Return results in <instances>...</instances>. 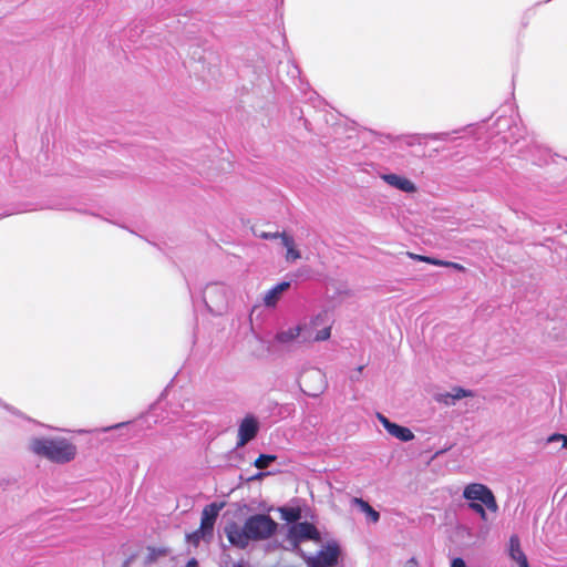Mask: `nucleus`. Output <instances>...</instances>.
Segmentation results:
<instances>
[{"label": "nucleus", "instance_id": "4468645a", "mask_svg": "<svg viewBox=\"0 0 567 567\" xmlns=\"http://www.w3.org/2000/svg\"><path fill=\"white\" fill-rule=\"evenodd\" d=\"M508 554L513 560H515L519 567H529L527 558L520 548V540L517 535H512L508 542Z\"/></svg>", "mask_w": 567, "mask_h": 567}, {"label": "nucleus", "instance_id": "bb28decb", "mask_svg": "<svg viewBox=\"0 0 567 567\" xmlns=\"http://www.w3.org/2000/svg\"><path fill=\"white\" fill-rule=\"evenodd\" d=\"M451 567H467V566L462 558H454L452 560Z\"/></svg>", "mask_w": 567, "mask_h": 567}, {"label": "nucleus", "instance_id": "6ab92c4d", "mask_svg": "<svg viewBox=\"0 0 567 567\" xmlns=\"http://www.w3.org/2000/svg\"><path fill=\"white\" fill-rule=\"evenodd\" d=\"M451 393H452L454 402H456L457 400H461L463 398H468V396H473L474 395L473 391L466 390V389L461 388V386L452 388Z\"/></svg>", "mask_w": 567, "mask_h": 567}, {"label": "nucleus", "instance_id": "6e6552de", "mask_svg": "<svg viewBox=\"0 0 567 567\" xmlns=\"http://www.w3.org/2000/svg\"><path fill=\"white\" fill-rule=\"evenodd\" d=\"M258 430L257 419L254 415L245 416L238 427L237 447H243L251 441L257 435Z\"/></svg>", "mask_w": 567, "mask_h": 567}, {"label": "nucleus", "instance_id": "f3484780", "mask_svg": "<svg viewBox=\"0 0 567 567\" xmlns=\"http://www.w3.org/2000/svg\"><path fill=\"white\" fill-rule=\"evenodd\" d=\"M186 538H187L188 543L197 546L202 539H206L209 537H208V532H206V530L202 529V527H199L197 530L193 532L192 534H188L186 536Z\"/></svg>", "mask_w": 567, "mask_h": 567}, {"label": "nucleus", "instance_id": "f8f14e48", "mask_svg": "<svg viewBox=\"0 0 567 567\" xmlns=\"http://www.w3.org/2000/svg\"><path fill=\"white\" fill-rule=\"evenodd\" d=\"M381 178L390 186L400 189L404 193L416 192L415 184L404 176L398 174H383Z\"/></svg>", "mask_w": 567, "mask_h": 567}, {"label": "nucleus", "instance_id": "b1692460", "mask_svg": "<svg viewBox=\"0 0 567 567\" xmlns=\"http://www.w3.org/2000/svg\"><path fill=\"white\" fill-rule=\"evenodd\" d=\"M424 262L435 265V266H441V267H444V265H445L444 260L435 259L432 257L424 258Z\"/></svg>", "mask_w": 567, "mask_h": 567}, {"label": "nucleus", "instance_id": "9d476101", "mask_svg": "<svg viewBox=\"0 0 567 567\" xmlns=\"http://www.w3.org/2000/svg\"><path fill=\"white\" fill-rule=\"evenodd\" d=\"M225 533L231 545L239 548H245L248 546L250 538L248 537V532L246 530L245 524L241 527L236 523H231L226 526Z\"/></svg>", "mask_w": 567, "mask_h": 567}, {"label": "nucleus", "instance_id": "4be33fe9", "mask_svg": "<svg viewBox=\"0 0 567 567\" xmlns=\"http://www.w3.org/2000/svg\"><path fill=\"white\" fill-rule=\"evenodd\" d=\"M557 441H561L563 442V447L567 449V435L559 434V433H554L550 436H548V439H547L548 443L557 442Z\"/></svg>", "mask_w": 567, "mask_h": 567}, {"label": "nucleus", "instance_id": "a211bd4d", "mask_svg": "<svg viewBox=\"0 0 567 567\" xmlns=\"http://www.w3.org/2000/svg\"><path fill=\"white\" fill-rule=\"evenodd\" d=\"M355 501L360 504L362 511L368 515V517L373 523H377L379 520L380 514L375 509H373L367 502H364L362 499H355Z\"/></svg>", "mask_w": 567, "mask_h": 567}, {"label": "nucleus", "instance_id": "412c9836", "mask_svg": "<svg viewBox=\"0 0 567 567\" xmlns=\"http://www.w3.org/2000/svg\"><path fill=\"white\" fill-rule=\"evenodd\" d=\"M434 400L437 402V403H441V404H444L446 406H451V405H454L455 402L453 400V396H452V393L451 391L450 392H441V393H436L434 395Z\"/></svg>", "mask_w": 567, "mask_h": 567}, {"label": "nucleus", "instance_id": "0eeeda50", "mask_svg": "<svg viewBox=\"0 0 567 567\" xmlns=\"http://www.w3.org/2000/svg\"><path fill=\"white\" fill-rule=\"evenodd\" d=\"M339 547L336 544H328L316 557L308 560L309 567H334L338 563Z\"/></svg>", "mask_w": 567, "mask_h": 567}, {"label": "nucleus", "instance_id": "7c9ffc66", "mask_svg": "<svg viewBox=\"0 0 567 567\" xmlns=\"http://www.w3.org/2000/svg\"><path fill=\"white\" fill-rule=\"evenodd\" d=\"M234 567H245L243 564H237Z\"/></svg>", "mask_w": 567, "mask_h": 567}, {"label": "nucleus", "instance_id": "f03ea898", "mask_svg": "<svg viewBox=\"0 0 567 567\" xmlns=\"http://www.w3.org/2000/svg\"><path fill=\"white\" fill-rule=\"evenodd\" d=\"M463 497L468 501V508L472 509L482 520H487L488 509L492 513L498 511V504L492 489L482 483H470L463 489Z\"/></svg>", "mask_w": 567, "mask_h": 567}, {"label": "nucleus", "instance_id": "423d86ee", "mask_svg": "<svg viewBox=\"0 0 567 567\" xmlns=\"http://www.w3.org/2000/svg\"><path fill=\"white\" fill-rule=\"evenodd\" d=\"M307 339H309L308 331L305 327H299V322L279 329L274 338L275 342L282 347L306 344Z\"/></svg>", "mask_w": 567, "mask_h": 567}, {"label": "nucleus", "instance_id": "a878e982", "mask_svg": "<svg viewBox=\"0 0 567 567\" xmlns=\"http://www.w3.org/2000/svg\"><path fill=\"white\" fill-rule=\"evenodd\" d=\"M444 267H451V268H454L458 271H463L464 270V267L457 262H453V261H445V265Z\"/></svg>", "mask_w": 567, "mask_h": 567}, {"label": "nucleus", "instance_id": "39448f33", "mask_svg": "<svg viewBox=\"0 0 567 567\" xmlns=\"http://www.w3.org/2000/svg\"><path fill=\"white\" fill-rule=\"evenodd\" d=\"M203 300L212 313L220 315L227 305V289L219 284L207 285Z\"/></svg>", "mask_w": 567, "mask_h": 567}, {"label": "nucleus", "instance_id": "c756f323", "mask_svg": "<svg viewBox=\"0 0 567 567\" xmlns=\"http://www.w3.org/2000/svg\"><path fill=\"white\" fill-rule=\"evenodd\" d=\"M503 138L506 141V142H509V136L507 135H504Z\"/></svg>", "mask_w": 567, "mask_h": 567}, {"label": "nucleus", "instance_id": "c85d7f7f", "mask_svg": "<svg viewBox=\"0 0 567 567\" xmlns=\"http://www.w3.org/2000/svg\"><path fill=\"white\" fill-rule=\"evenodd\" d=\"M410 256L415 259V260H420V261H424V258H427L426 256H420V255H414V254H410Z\"/></svg>", "mask_w": 567, "mask_h": 567}, {"label": "nucleus", "instance_id": "1a4fd4ad", "mask_svg": "<svg viewBox=\"0 0 567 567\" xmlns=\"http://www.w3.org/2000/svg\"><path fill=\"white\" fill-rule=\"evenodd\" d=\"M377 419L380 421L386 432L393 437L402 442H410L414 439V434L409 427L391 422L381 413L377 414Z\"/></svg>", "mask_w": 567, "mask_h": 567}, {"label": "nucleus", "instance_id": "2eb2a0df", "mask_svg": "<svg viewBox=\"0 0 567 567\" xmlns=\"http://www.w3.org/2000/svg\"><path fill=\"white\" fill-rule=\"evenodd\" d=\"M290 282L282 281L269 289L264 296V303L266 307H275L280 300L282 293L288 290Z\"/></svg>", "mask_w": 567, "mask_h": 567}, {"label": "nucleus", "instance_id": "20e7f679", "mask_svg": "<svg viewBox=\"0 0 567 567\" xmlns=\"http://www.w3.org/2000/svg\"><path fill=\"white\" fill-rule=\"evenodd\" d=\"M250 540L267 539L277 529V523L268 515L256 514L245 522Z\"/></svg>", "mask_w": 567, "mask_h": 567}, {"label": "nucleus", "instance_id": "7ed1b4c3", "mask_svg": "<svg viewBox=\"0 0 567 567\" xmlns=\"http://www.w3.org/2000/svg\"><path fill=\"white\" fill-rule=\"evenodd\" d=\"M299 327H305L308 331L309 339L305 341L306 344L326 341L331 336V324L326 312H320L309 319L299 321Z\"/></svg>", "mask_w": 567, "mask_h": 567}, {"label": "nucleus", "instance_id": "5701e85b", "mask_svg": "<svg viewBox=\"0 0 567 567\" xmlns=\"http://www.w3.org/2000/svg\"><path fill=\"white\" fill-rule=\"evenodd\" d=\"M285 233H268V231H261L260 234H258L257 236L261 239H277V238H280L281 239V236L284 235Z\"/></svg>", "mask_w": 567, "mask_h": 567}, {"label": "nucleus", "instance_id": "dca6fc26", "mask_svg": "<svg viewBox=\"0 0 567 567\" xmlns=\"http://www.w3.org/2000/svg\"><path fill=\"white\" fill-rule=\"evenodd\" d=\"M281 245L287 249V261L293 262L301 257L300 251L296 248L295 239L290 235L284 234L281 236Z\"/></svg>", "mask_w": 567, "mask_h": 567}, {"label": "nucleus", "instance_id": "cd10ccee", "mask_svg": "<svg viewBox=\"0 0 567 567\" xmlns=\"http://www.w3.org/2000/svg\"><path fill=\"white\" fill-rule=\"evenodd\" d=\"M185 567H198V563L195 558H192Z\"/></svg>", "mask_w": 567, "mask_h": 567}, {"label": "nucleus", "instance_id": "ddd939ff", "mask_svg": "<svg viewBox=\"0 0 567 567\" xmlns=\"http://www.w3.org/2000/svg\"><path fill=\"white\" fill-rule=\"evenodd\" d=\"M317 536L316 527L307 522L298 523L290 528V537L298 542L315 539Z\"/></svg>", "mask_w": 567, "mask_h": 567}, {"label": "nucleus", "instance_id": "f257e3e1", "mask_svg": "<svg viewBox=\"0 0 567 567\" xmlns=\"http://www.w3.org/2000/svg\"><path fill=\"white\" fill-rule=\"evenodd\" d=\"M29 450L37 456L55 464L72 462L76 454V445L63 436H38L29 441Z\"/></svg>", "mask_w": 567, "mask_h": 567}, {"label": "nucleus", "instance_id": "9b49d317", "mask_svg": "<svg viewBox=\"0 0 567 567\" xmlns=\"http://www.w3.org/2000/svg\"><path fill=\"white\" fill-rule=\"evenodd\" d=\"M223 506L224 503H210L206 505L202 512L200 527L208 532V537L213 536L214 525Z\"/></svg>", "mask_w": 567, "mask_h": 567}, {"label": "nucleus", "instance_id": "393cba45", "mask_svg": "<svg viewBox=\"0 0 567 567\" xmlns=\"http://www.w3.org/2000/svg\"><path fill=\"white\" fill-rule=\"evenodd\" d=\"M508 123H509V118L503 117V116L498 117V120H497L498 133H502L503 132L502 127L505 125H508Z\"/></svg>", "mask_w": 567, "mask_h": 567}, {"label": "nucleus", "instance_id": "aec40b11", "mask_svg": "<svg viewBox=\"0 0 567 567\" xmlns=\"http://www.w3.org/2000/svg\"><path fill=\"white\" fill-rule=\"evenodd\" d=\"M276 460L275 455L261 454L256 461L255 466L259 470H264L269 466Z\"/></svg>", "mask_w": 567, "mask_h": 567}]
</instances>
